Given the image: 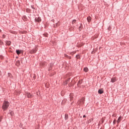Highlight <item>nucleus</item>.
<instances>
[{
    "mask_svg": "<svg viewBox=\"0 0 129 129\" xmlns=\"http://www.w3.org/2000/svg\"><path fill=\"white\" fill-rule=\"evenodd\" d=\"M9 106H10V103L8 101H5L3 104L2 108L3 110H7L9 108Z\"/></svg>",
    "mask_w": 129,
    "mask_h": 129,
    "instance_id": "f257e3e1",
    "label": "nucleus"
},
{
    "mask_svg": "<svg viewBox=\"0 0 129 129\" xmlns=\"http://www.w3.org/2000/svg\"><path fill=\"white\" fill-rule=\"evenodd\" d=\"M84 101H85V98H82L78 102V105H79L80 106H81V105H83V104H84Z\"/></svg>",
    "mask_w": 129,
    "mask_h": 129,
    "instance_id": "f03ea898",
    "label": "nucleus"
},
{
    "mask_svg": "<svg viewBox=\"0 0 129 129\" xmlns=\"http://www.w3.org/2000/svg\"><path fill=\"white\" fill-rule=\"evenodd\" d=\"M26 94L27 97L28 98H32V97H33V96H32V94H31V93H29V92H26Z\"/></svg>",
    "mask_w": 129,
    "mask_h": 129,
    "instance_id": "7ed1b4c3",
    "label": "nucleus"
},
{
    "mask_svg": "<svg viewBox=\"0 0 129 129\" xmlns=\"http://www.w3.org/2000/svg\"><path fill=\"white\" fill-rule=\"evenodd\" d=\"M35 22H37V23H40V22H41V18L40 17H38V18H35Z\"/></svg>",
    "mask_w": 129,
    "mask_h": 129,
    "instance_id": "20e7f679",
    "label": "nucleus"
},
{
    "mask_svg": "<svg viewBox=\"0 0 129 129\" xmlns=\"http://www.w3.org/2000/svg\"><path fill=\"white\" fill-rule=\"evenodd\" d=\"M36 52H37V49H32V50H30V53L31 54H35V53H36Z\"/></svg>",
    "mask_w": 129,
    "mask_h": 129,
    "instance_id": "39448f33",
    "label": "nucleus"
},
{
    "mask_svg": "<svg viewBox=\"0 0 129 129\" xmlns=\"http://www.w3.org/2000/svg\"><path fill=\"white\" fill-rule=\"evenodd\" d=\"M116 78H112L111 79V82H112V83H114V82H115V81H116Z\"/></svg>",
    "mask_w": 129,
    "mask_h": 129,
    "instance_id": "423d86ee",
    "label": "nucleus"
},
{
    "mask_svg": "<svg viewBox=\"0 0 129 129\" xmlns=\"http://www.w3.org/2000/svg\"><path fill=\"white\" fill-rule=\"evenodd\" d=\"M98 93H99V94H102V93H103V89H101L99 90Z\"/></svg>",
    "mask_w": 129,
    "mask_h": 129,
    "instance_id": "0eeeda50",
    "label": "nucleus"
},
{
    "mask_svg": "<svg viewBox=\"0 0 129 129\" xmlns=\"http://www.w3.org/2000/svg\"><path fill=\"white\" fill-rule=\"evenodd\" d=\"M87 20L88 23H90L91 22V17L90 16L88 17Z\"/></svg>",
    "mask_w": 129,
    "mask_h": 129,
    "instance_id": "6e6552de",
    "label": "nucleus"
},
{
    "mask_svg": "<svg viewBox=\"0 0 129 129\" xmlns=\"http://www.w3.org/2000/svg\"><path fill=\"white\" fill-rule=\"evenodd\" d=\"M120 121H121V116L119 117V118H118V120L117 121V123H119V122H120Z\"/></svg>",
    "mask_w": 129,
    "mask_h": 129,
    "instance_id": "1a4fd4ad",
    "label": "nucleus"
},
{
    "mask_svg": "<svg viewBox=\"0 0 129 129\" xmlns=\"http://www.w3.org/2000/svg\"><path fill=\"white\" fill-rule=\"evenodd\" d=\"M69 80H70V78L68 79L67 81L64 82V85H67V84H68V82L69 81Z\"/></svg>",
    "mask_w": 129,
    "mask_h": 129,
    "instance_id": "9d476101",
    "label": "nucleus"
},
{
    "mask_svg": "<svg viewBox=\"0 0 129 129\" xmlns=\"http://www.w3.org/2000/svg\"><path fill=\"white\" fill-rule=\"evenodd\" d=\"M52 67H53V64H49V67L48 69L49 71H50V70H51V68H52Z\"/></svg>",
    "mask_w": 129,
    "mask_h": 129,
    "instance_id": "9b49d317",
    "label": "nucleus"
},
{
    "mask_svg": "<svg viewBox=\"0 0 129 129\" xmlns=\"http://www.w3.org/2000/svg\"><path fill=\"white\" fill-rule=\"evenodd\" d=\"M16 64L17 66H20V61H19V60L17 61L16 62Z\"/></svg>",
    "mask_w": 129,
    "mask_h": 129,
    "instance_id": "f8f14e48",
    "label": "nucleus"
},
{
    "mask_svg": "<svg viewBox=\"0 0 129 129\" xmlns=\"http://www.w3.org/2000/svg\"><path fill=\"white\" fill-rule=\"evenodd\" d=\"M6 44H7V45H8V46H10V45H11V41H6Z\"/></svg>",
    "mask_w": 129,
    "mask_h": 129,
    "instance_id": "ddd939ff",
    "label": "nucleus"
},
{
    "mask_svg": "<svg viewBox=\"0 0 129 129\" xmlns=\"http://www.w3.org/2000/svg\"><path fill=\"white\" fill-rule=\"evenodd\" d=\"M16 52H17V54H18V55H20V54H21V51H20V50H16Z\"/></svg>",
    "mask_w": 129,
    "mask_h": 129,
    "instance_id": "4468645a",
    "label": "nucleus"
},
{
    "mask_svg": "<svg viewBox=\"0 0 129 129\" xmlns=\"http://www.w3.org/2000/svg\"><path fill=\"white\" fill-rule=\"evenodd\" d=\"M84 71H85V72H87V71H88V68H85L84 69Z\"/></svg>",
    "mask_w": 129,
    "mask_h": 129,
    "instance_id": "2eb2a0df",
    "label": "nucleus"
},
{
    "mask_svg": "<svg viewBox=\"0 0 129 129\" xmlns=\"http://www.w3.org/2000/svg\"><path fill=\"white\" fill-rule=\"evenodd\" d=\"M65 102H66V100H62V101L61 102L62 105H64V104L65 103Z\"/></svg>",
    "mask_w": 129,
    "mask_h": 129,
    "instance_id": "dca6fc26",
    "label": "nucleus"
},
{
    "mask_svg": "<svg viewBox=\"0 0 129 129\" xmlns=\"http://www.w3.org/2000/svg\"><path fill=\"white\" fill-rule=\"evenodd\" d=\"M70 96L71 100H72V99H73V96L72 95V94H71Z\"/></svg>",
    "mask_w": 129,
    "mask_h": 129,
    "instance_id": "f3484780",
    "label": "nucleus"
},
{
    "mask_svg": "<svg viewBox=\"0 0 129 129\" xmlns=\"http://www.w3.org/2000/svg\"><path fill=\"white\" fill-rule=\"evenodd\" d=\"M77 59H80V55L79 54H78L76 55Z\"/></svg>",
    "mask_w": 129,
    "mask_h": 129,
    "instance_id": "a211bd4d",
    "label": "nucleus"
},
{
    "mask_svg": "<svg viewBox=\"0 0 129 129\" xmlns=\"http://www.w3.org/2000/svg\"><path fill=\"white\" fill-rule=\"evenodd\" d=\"M65 119H68V114H65Z\"/></svg>",
    "mask_w": 129,
    "mask_h": 129,
    "instance_id": "6ab92c4d",
    "label": "nucleus"
},
{
    "mask_svg": "<svg viewBox=\"0 0 129 129\" xmlns=\"http://www.w3.org/2000/svg\"><path fill=\"white\" fill-rule=\"evenodd\" d=\"M75 23H76V20H73L72 21V24H74Z\"/></svg>",
    "mask_w": 129,
    "mask_h": 129,
    "instance_id": "aec40b11",
    "label": "nucleus"
},
{
    "mask_svg": "<svg viewBox=\"0 0 129 129\" xmlns=\"http://www.w3.org/2000/svg\"><path fill=\"white\" fill-rule=\"evenodd\" d=\"M65 57H67L68 58H69V59H71V56H68V55H67V54H64Z\"/></svg>",
    "mask_w": 129,
    "mask_h": 129,
    "instance_id": "412c9836",
    "label": "nucleus"
},
{
    "mask_svg": "<svg viewBox=\"0 0 129 129\" xmlns=\"http://www.w3.org/2000/svg\"><path fill=\"white\" fill-rule=\"evenodd\" d=\"M10 115H11V116H13V115H14V112H10Z\"/></svg>",
    "mask_w": 129,
    "mask_h": 129,
    "instance_id": "4be33fe9",
    "label": "nucleus"
},
{
    "mask_svg": "<svg viewBox=\"0 0 129 129\" xmlns=\"http://www.w3.org/2000/svg\"><path fill=\"white\" fill-rule=\"evenodd\" d=\"M116 122V120L114 119L113 121V124H115Z\"/></svg>",
    "mask_w": 129,
    "mask_h": 129,
    "instance_id": "5701e85b",
    "label": "nucleus"
},
{
    "mask_svg": "<svg viewBox=\"0 0 129 129\" xmlns=\"http://www.w3.org/2000/svg\"><path fill=\"white\" fill-rule=\"evenodd\" d=\"M81 83H82V81H79L78 82V84H81Z\"/></svg>",
    "mask_w": 129,
    "mask_h": 129,
    "instance_id": "b1692460",
    "label": "nucleus"
},
{
    "mask_svg": "<svg viewBox=\"0 0 129 129\" xmlns=\"http://www.w3.org/2000/svg\"><path fill=\"white\" fill-rule=\"evenodd\" d=\"M22 19H23V20L26 21V16H24V17L22 18Z\"/></svg>",
    "mask_w": 129,
    "mask_h": 129,
    "instance_id": "393cba45",
    "label": "nucleus"
},
{
    "mask_svg": "<svg viewBox=\"0 0 129 129\" xmlns=\"http://www.w3.org/2000/svg\"><path fill=\"white\" fill-rule=\"evenodd\" d=\"M44 64H45V62H41V65H42L43 66H44Z\"/></svg>",
    "mask_w": 129,
    "mask_h": 129,
    "instance_id": "a878e982",
    "label": "nucleus"
},
{
    "mask_svg": "<svg viewBox=\"0 0 129 129\" xmlns=\"http://www.w3.org/2000/svg\"><path fill=\"white\" fill-rule=\"evenodd\" d=\"M3 39H5V38H6V35H3Z\"/></svg>",
    "mask_w": 129,
    "mask_h": 129,
    "instance_id": "bb28decb",
    "label": "nucleus"
},
{
    "mask_svg": "<svg viewBox=\"0 0 129 129\" xmlns=\"http://www.w3.org/2000/svg\"><path fill=\"white\" fill-rule=\"evenodd\" d=\"M8 75H9V76H10V77H11V76H12V75H11V74H10V73H8Z\"/></svg>",
    "mask_w": 129,
    "mask_h": 129,
    "instance_id": "cd10ccee",
    "label": "nucleus"
},
{
    "mask_svg": "<svg viewBox=\"0 0 129 129\" xmlns=\"http://www.w3.org/2000/svg\"><path fill=\"white\" fill-rule=\"evenodd\" d=\"M83 117H84V118H85V117H86V116L85 115H83Z\"/></svg>",
    "mask_w": 129,
    "mask_h": 129,
    "instance_id": "c85d7f7f",
    "label": "nucleus"
},
{
    "mask_svg": "<svg viewBox=\"0 0 129 129\" xmlns=\"http://www.w3.org/2000/svg\"><path fill=\"white\" fill-rule=\"evenodd\" d=\"M56 25H58V26H59V23H58Z\"/></svg>",
    "mask_w": 129,
    "mask_h": 129,
    "instance_id": "c756f323",
    "label": "nucleus"
},
{
    "mask_svg": "<svg viewBox=\"0 0 129 129\" xmlns=\"http://www.w3.org/2000/svg\"><path fill=\"white\" fill-rule=\"evenodd\" d=\"M0 32H2V30L0 29Z\"/></svg>",
    "mask_w": 129,
    "mask_h": 129,
    "instance_id": "7c9ffc66",
    "label": "nucleus"
},
{
    "mask_svg": "<svg viewBox=\"0 0 129 129\" xmlns=\"http://www.w3.org/2000/svg\"><path fill=\"white\" fill-rule=\"evenodd\" d=\"M45 36H46V37H47V35H46Z\"/></svg>",
    "mask_w": 129,
    "mask_h": 129,
    "instance_id": "2f4dec72",
    "label": "nucleus"
},
{
    "mask_svg": "<svg viewBox=\"0 0 129 129\" xmlns=\"http://www.w3.org/2000/svg\"><path fill=\"white\" fill-rule=\"evenodd\" d=\"M0 75H1V71H0Z\"/></svg>",
    "mask_w": 129,
    "mask_h": 129,
    "instance_id": "473e14b6",
    "label": "nucleus"
}]
</instances>
